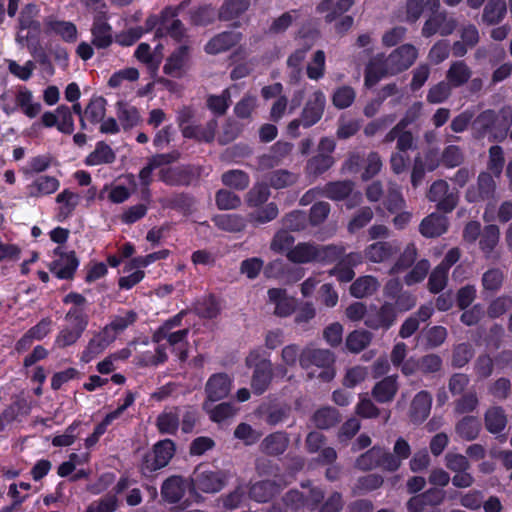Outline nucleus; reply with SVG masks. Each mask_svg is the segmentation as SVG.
<instances>
[{
    "instance_id": "obj_7",
    "label": "nucleus",
    "mask_w": 512,
    "mask_h": 512,
    "mask_svg": "<svg viewBox=\"0 0 512 512\" xmlns=\"http://www.w3.org/2000/svg\"><path fill=\"white\" fill-rule=\"evenodd\" d=\"M175 453V444L171 439L157 442L151 453L144 456L141 464V472L144 475L152 473L168 465Z\"/></svg>"
},
{
    "instance_id": "obj_59",
    "label": "nucleus",
    "mask_w": 512,
    "mask_h": 512,
    "mask_svg": "<svg viewBox=\"0 0 512 512\" xmlns=\"http://www.w3.org/2000/svg\"><path fill=\"white\" fill-rule=\"evenodd\" d=\"M118 118L124 129H129L137 125L140 120L138 110L124 102H118Z\"/></svg>"
},
{
    "instance_id": "obj_35",
    "label": "nucleus",
    "mask_w": 512,
    "mask_h": 512,
    "mask_svg": "<svg viewBox=\"0 0 512 512\" xmlns=\"http://www.w3.org/2000/svg\"><path fill=\"white\" fill-rule=\"evenodd\" d=\"M312 421L319 429H329L341 421V414L336 408L325 406L315 411Z\"/></svg>"
},
{
    "instance_id": "obj_50",
    "label": "nucleus",
    "mask_w": 512,
    "mask_h": 512,
    "mask_svg": "<svg viewBox=\"0 0 512 512\" xmlns=\"http://www.w3.org/2000/svg\"><path fill=\"white\" fill-rule=\"evenodd\" d=\"M316 262L319 263H333L338 262L339 259L345 254V249L338 245H319L316 244Z\"/></svg>"
},
{
    "instance_id": "obj_15",
    "label": "nucleus",
    "mask_w": 512,
    "mask_h": 512,
    "mask_svg": "<svg viewBox=\"0 0 512 512\" xmlns=\"http://www.w3.org/2000/svg\"><path fill=\"white\" fill-rule=\"evenodd\" d=\"M92 44L98 49H105L113 42L112 28L104 12H99L93 19L91 28Z\"/></svg>"
},
{
    "instance_id": "obj_20",
    "label": "nucleus",
    "mask_w": 512,
    "mask_h": 512,
    "mask_svg": "<svg viewBox=\"0 0 512 512\" xmlns=\"http://www.w3.org/2000/svg\"><path fill=\"white\" fill-rule=\"evenodd\" d=\"M353 6V0H322L315 10L316 13L324 15L326 23H332Z\"/></svg>"
},
{
    "instance_id": "obj_61",
    "label": "nucleus",
    "mask_w": 512,
    "mask_h": 512,
    "mask_svg": "<svg viewBox=\"0 0 512 512\" xmlns=\"http://www.w3.org/2000/svg\"><path fill=\"white\" fill-rule=\"evenodd\" d=\"M270 196V190L266 183H256L246 195V203L250 207H257L265 203Z\"/></svg>"
},
{
    "instance_id": "obj_24",
    "label": "nucleus",
    "mask_w": 512,
    "mask_h": 512,
    "mask_svg": "<svg viewBox=\"0 0 512 512\" xmlns=\"http://www.w3.org/2000/svg\"><path fill=\"white\" fill-rule=\"evenodd\" d=\"M268 297L275 304L274 314L279 317H287L295 310L296 302L294 298L287 296L285 289L271 288L268 290Z\"/></svg>"
},
{
    "instance_id": "obj_62",
    "label": "nucleus",
    "mask_w": 512,
    "mask_h": 512,
    "mask_svg": "<svg viewBox=\"0 0 512 512\" xmlns=\"http://www.w3.org/2000/svg\"><path fill=\"white\" fill-rule=\"evenodd\" d=\"M115 160V153L104 142L97 144L96 149L88 156L87 162L91 165L112 163Z\"/></svg>"
},
{
    "instance_id": "obj_29",
    "label": "nucleus",
    "mask_w": 512,
    "mask_h": 512,
    "mask_svg": "<svg viewBox=\"0 0 512 512\" xmlns=\"http://www.w3.org/2000/svg\"><path fill=\"white\" fill-rule=\"evenodd\" d=\"M189 59V47L187 45L180 46L167 59L163 71L172 77H181L182 70Z\"/></svg>"
},
{
    "instance_id": "obj_56",
    "label": "nucleus",
    "mask_w": 512,
    "mask_h": 512,
    "mask_svg": "<svg viewBox=\"0 0 512 512\" xmlns=\"http://www.w3.org/2000/svg\"><path fill=\"white\" fill-rule=\"evenodd\" d=\"M512 309V296L501 295L493 299L487 307V315L490 319H496Z\"/></svg>"
},
{
    "instance_id": "obj_36",
    "label": "nucleus",
    "mask_w": 512,
    "mask_h": 512,
    "mask_svg": "<svg viewBox=\"0 0 512 512\" xmlns=\"http://www.w3.org/2000/svg\"><path fill=\"white\" fill-rule=\"evenodd\" d=\"M250 7V0H224L218 11V18L222 21H230L238 18Z\"/></svg>"
},
{
    "instance_id": "obj_33",
    "label": "nucleus",
    "mask_w": 512,
    "mask_h": 512,
    "mask_svg": "<svg viewBox=\"0 0 512 512\" xmlns=\"http://www.w3.org/2000/svg\"><path fill=\"white\" fill-rule=\"evenodd\" d=\"M380 287V283L374 276H361L350 286V294L355 298L372 296Z\"/></svg>"
},
{
    "instance_id": "obj_8",
    "label": "nucleus",
    "mask_w": 512,
    "mask_h": 512,
    "mask_svg": "<svg viewBox=\"0 0 512 512\" xmlns=\"http://www.w3.org/2000/svg\"><path fill=\"white\" fill-rule=\"evenodd\" d=\"M397 320L396 308L390 301L383 302L379 307L372 305L365 318V325L372 330H389Z\"/></svg>"
},
{
    "instance_id": "obj_49",
    "label": "nucleus",
    "mask_w": 512,
    "mask_h": 512,
    "mask_svg": "<svg viewBox=\"0 0 512 512\" xmlns=\"http://www.w3.org/2000/svg\"><path fill=\"white\" fill-rule=\"evenodd\" d=\"M374 217V212L371 207L363 206L358 209L347 224L349 233L354 234L360 229L367 226Z\"/></svg>"
},
{
    "instance_id": "obj_60",
    "label": "nucleus",
    "mask_w": 512,
    "mask_h": 512,
    "mask_svg": "<svg viewBox=\"0 0 512 512\" xmlns=\"http://www.w3.org/2000/svg\"><path fill=\"white\" fill-rule=\"evenodd\" d=\"M203 408L209 413L211 420L218 423L233 417L237 411L231 403L227 402L220 403L213 408H209L205 402Z\"/></svg>"
},
{
    "instance_id": "obj_27",
    "label": "nucleus",
    "mask_w": 512,
    "mask_h": 512,
    "mask_svg": "<svg viewBox=\"0 0 512 512\" xmlns=\"http://www.w3.org/2000/svg\"><path fill=\"white\" fill-rule=\"evenodd\" d=\"M286 257L295 264L316 262V243L300 242L287 251Z\"/></svg>"
},
{
    "instance_id": "obj_23",
    "label": "nucleus",
    "mask_w": 512,
    "mask_h": 512,
    "mask_svg": "<svg viewBox=\"0 0 512 512\" xmlns=\"http://www.w3.org/2000/svg\"><path fill=\"white\" fill-rule=\"evenodd\" d=\"M507 14V2L505 0H488L485 4L481 21L486 26L500 24Z\"/></svg>"
},
{
    "instance_id": "obj_6",
    "label": "nucleus",
    "mask_w": 512,
    "mask_h": 512,
    "mask_svg": "<svg viewBox=\"0 0 512 512\" xmlns=\"http://www.w3.org/2000/svg\"><path fill=\"white\" fill-rule=\"evenodd\" d=\"M458 28V20L447 10L431 13L423 23L421 35L424 38H431L434 35L447 37L452 35Z\"/></svg>"
},
{
    "instance_id": "obj_30",
    "label": "nucleus",
    "mask_w": 512,
    "mask_h": 512,
    "mask_svg": "<svg viewBox=\"0 0 512 512\" xmlns=\"http://www.w3.org/2000/svg\"><path fill=\"white\" fill-rule=\"evenodd\" d=\"M354 188L352 180L328 182L322 189V195L334 201H342L353 193Z\"/></svg>"
},
{
    "instance_id": "obj_45",
    "label": "nucleus",
    "mask_w": 512,
    "mask_h": 512,
    "mask_svg": "<svg viewBox=\"0 0 512 512\" xmlns=\"http://www.w3.org/2000/svg\"><path fill=\"white\" fill-rule=\"evenodd\" d=\"M417 255L418 251L415 244L409 243L400 254L394 265L390 268L389 274L395 275L411 267L417 259Z\"/></svg>"
},
{
    "instance_id": "obj_4",
    "label": "nucleus",
    "mask_w": 512,
    "mask_h": 512,
    "mask_svg": "<svg viewBox=\"0 0 512 512\" xmlns=\"http://www.w3.org/2000/svg\"><path fill=\"white\" fill-rule=\"evenodd\" d=\"M445 79L454 89L466 85L472 95L480 93L484 88L483 78L473 77V70L465 60L452 61L445 73Z\"/></svg>"
},
{
    "instance_id": "obj_18",
    "label": "nucleus",
    "mask_w": 512,
    "mask_h": 512,
    "mask_svg": "<svg viewBox=\"0 0 512 512\" xmlns=\"http://www.w3.org/2000/svg\"><path fill=\"white\" fill-rule=\"evenodd\" d=\"M242 34L236 31H224L212 37L205 45V52L210 55L223 53L237 45Z\"/></svg>"
},
{
    "instance_id": "obj_19",
    "label": "nucleus",
    "mask_w": 512,
    "mask_h": 512,
    "mask_svg": "<svg viewBox=\"0 0 512 512\" xmlns=\"http://www.w3.org/2000/svg\"><path fill=\"white\" fill-rule=\"evenodd\" d=\"M400 251L396 241H378L365 249V257L373 263H382L394 257Z\"/></svg>"
},
{
    "instance_id": "obj_13",
    "label": "nucleus",
    "mask_w": 512,
    "mask_h": 512,
    "mask_svg": "<svg viewBox=\"0 0 512 512\" xmlns=\"http://www.w3.org/2000/svg\"><path fill=\"white\" fill-rule=\"evenodd\" d=\"M58 259L50 264V271L60 279H72L78 267V259L75 252L64 253L60 247L54 250Z\"/></svg>"
},
{
    "instance_id": "obj_28",
    "label": "nucleus",
    "mask_w": 512,
    "mask_h": 512,
    "mask_svg": "<svg viewBox=\"0 0 512 512\" xmlns=\"http://www.w3.org/2000/svg\"><path fill=\"white\" fill-rule=\"evenodd\" d=\"M397 391V377L387 376L374 385L371 394L377 402L388 403L394 399Z\"/></svg>"
},
{
    "instance_id": "obj_1",
    "label": "nucleus",
    "mask_w": 512,
    "mask_h": 512,
    "mask_svg": "<svg viewBox=\"0 0 512 512\" xmlns=\"http://www.w3.org/2000/svg\"><path fill=\"white\" fill-rule=\"evenodd\" d=\"M417 58V48L408 43L397 47L388 56L376 55L365 68V86L371 88L385 76L397 75L408 70Z\"/></svg>"
},
{
    "instance_id": "obj_26",
    "label": "nucleus",
    "mask_w": 512,
    "mask_h": 512,
    "mask_svg": "<svg viewBox=\"0 0 512 512\" xmlns=\"http://www.w3.org/2000/svg\"><path fill=\"white\" fill-rule=\"evenodd\" d=\"M186 491V480L179 475L167 478L161 487V495L168 503H177Z\"/></svg>"
},
{
    "instance_id": "obj_57",
    "label": "nucleus",
    "mask_w": 512,
    "mask_h": 512,
    "mask_svg": "<svg viewBox=\"0 0 512 512\" xmlns=\"http://www.w3.org/2000/svg\"><path fill=\"white\" fill-rule=\"evenodd\" d=\"M298 176L288 170H276L268 175V183L275 189H282L295 184Z\"/></svg>"
},
{
    "instance_id": "obj_55",
    "label": "nucleus",
    "mask_w": 512,
    "mask_h": 512,
    "mask_svg": "<svg viewBox=\"0 0 512 512\" xmlns=\"http://www.w3.org/2000/svg\"><path fill=\"white\" fill-rule=\"evenodd\" d=\"M16 103L24 114L30 118L36 117L41 111V104L33 102L32 93L28 90L18 92Z\"/></svg>"
},
{
    "instance_id": "obj_22",
    "label": "nucleus",
    "mask_w": 512,
    "mask_h": 512,
    "mask_svg": "<svg viewBox=\"0 0 512 512\" xmlns=\"http://www.w3.org/2000/svg\"><path fill=\"white\" fill-rule=\"evenodd\" d=\"M272 380V363L263 359L259 361L254 369L251 387L256 394L264 393Z\"/></svg>"
},
{
    "instance_id": "obj_11",
    "label": "nucleus",
    "mask_w": 512,
    "mask_h": 512,
    "mask_svg": "<svg viewBox=\"0 0 512 512\" xmlns=\"http://www.w3.org/2000/svg\"><path fill=\"white\" fill-rule=\"evenodd\" d=\"M496 182L488 172H482L477 179V188L470 187L465 194L468 202L485 201L495 198Z\"/></svg>"
},
{
    "instance_id": "obj_44",
    "label": "nucleus",
    "mask_w": 512,
    "mask_h": 512,
    "mask_svg": "<svg viewBox=\"0 0 512 512\" xmlns=\"http://www.w3.org/2000/svg\"><path fill=\"white\" fill-rule=\"evenodd\" d=\"M335 163L334 157L325 153H318L310 158L306 165L307 173L319 176L329 170Z\"/></svg>"
},
{
    "instance_id": "obj_34",
    "label": "nucleus",
    "mask_w": 512,
    "mask_h": 512,
    "mask_svg": "<svg viewBox=\"0 0 512 512\" xmlns=\"http://www.w3.org/2000/svg\"><path fill=\"white\" fill-rule=\"evenodd\" d=\"M289 445V437L285 432H275L268 435L261 443L262 451L271 456L282 454Z\"/></svg>"
},
{
    "instance_id": "obj_43",
    "label": "nucleus",
    "mask_w": 512,
    "mask_h": 512,
    "mask_svg": "<svg viewBox=\"0 0 512 512\" xmlns=\"http://www.w3.org/2000/svg\"><path fill=\"white\" fill-rule=\"evenodd\" d=\"M59 187V181L51 176H40L29 186V196L39 197L54 193Z\"/></svg>"
},
{
    "instance_id": "obj_12",
    "label": "nucleus",
    "mask_w": 512,
    "mask_h": 512,
    "mask_svg": "<svg viewBox=\"0 0 512 512\" xmlns=\"http://www.w3.org/2000/svg\"><path fill=\"white\" fill-rule=\"evenodd\" d=\"M326 99L322 91L316 90L306 101L301 112L304 128H309L316 124L323 116Z\"/></svg>"
},
{
    "instance_id": "obj_37",
    "label": "nucleus",
    "mask_w": 512,
    "mask_h": 512,
    "mask_svg": "<svg viewBox=\"0 0 512 512\" xmlns=\"http://www.w3.org/2000/svg\"><path fill=\"white\" fill-rule=\"evenodd\" d=\"M214 224L223 231L239 233L246 228V220L238 214H223L213 218Z\"/></svg>"
},
{
    "instance_id": "obj_53",
    "label": "nucleus",
    "mask_w": 512,
    "mask_h": 512,
    "mask_svg": "<svg viewBox=\"0 0 512 512\" xmlns=\"http://www.w3.org/2000/svg\"><path fill=\"white\" fill-rule=\"evenodd\" d=\"M222 183L225 186L234 188L236 190H244L249 186L250 179L246 172L242 170H229L222 174Z\"/></svg>"
},
{
    "instance_id": "obj_17",
    "label": "nucleus",
    "mask_w": 512,
    "mask_h": 512,
    "mask_svg": "<svg viewBox=\"0 0 512 512\" xmlns=\"http://www.w3.org/2000/svg\"><path fill=\"white\" fill-rule=\"evenodd\" d=\"M500 240V229L495 224L487 225L483 228L479 247L484 254L485 259L498 261L500 253L495 250Z\"/></svg>"
},
{
    "instance_id": "obj_5",
    "label": "nucleus",
    "mask_w": 512,
    "mask_h": 512,
    "mask_svg": "<svg viewBox=\"0 0 512 512\" xmlns=\"http://www.w3.org/2000/svg\"><path fill=\"white\" fill-rule=\"evenodd\" d=\"M430 202L436 204V209L442 213H451L458 205L459 193L450 189L447 181L439 179L434 181L426 194Z\"/></svg>"
},
{
    "instance_id": "obj_9",
    "label": "nucleus",
    "mask_w": 512,
    "mask_h": 512,
    "mask_svg": "<svg viewBox=\"0 0 512 512\" xmlns=\"http://www.w3.org/2000/svg\"><path fill=\"white\" fill-rule=\"evenodd\" d=\"M226 480L227 474L225 472L207 470L199 466L193 473L192 484L195 489L204 493H216L226 485Z\"/></svg>"
},
{
    "instance_id": "obj_25",
    "label": "nucleus",
    "mask_w": 512,
    "mask_h": 512,
    "mask_svg": "<svg viewBox=\"0 0 512 512\" xmlns=\"http://www.w3.org/2000/svg\"><path fill=\"white\" fill-rule=\"evenodd\" d=\"M432 397L427 391H420L413 398L409 416L413 423L420 424L428 417L431 409Z\"/></svg>"
},
{
    "instance_id": "obj_58",
    "label": "nucleus",
    "mask_w": 512,
    "mask_h": 512,
    "mask_svg": "<svg viewBox=\"0 0 512 512\" xmlns=\"http://www.w3.org/2000/svg\"><path fill=\"white\" fill-rule=\"evenodd\" d=\"M215 202L219 210H234L241 206L240 197L226 189H220L216 192Z\"/></svg>"
},
{
    "instance_id": "obj_40",
    "label": "nucleus",
    "mask_w": 512,
    "mask_h": 512,
    "mask_svg": "<svg viewBox=\"0 0 512 512\" xmlns=\"http://www.w3.org/2000/svg\"><path fill=\"white\" fill-rule=\"evenodd\" d=\"M46 24L52 32L59 35L65 42L74 43L77 40V28L72 22L49 19Z\"/></svg>"
},
{
    "instance_id": "obj_48",
    "label": "nucleus",
    "mask_w": 512,
    "mask_h": 512,
    "mask_svg": "<svg viewBox=\"0 0 512 512\" xmlns=\"http://www.w3.org/2000/svg\"><path fill=\"white\" fill-rule=\"evenodd\" d=\"M156 426L162 434H175L179 427L178 408L174 411L161 413L156 420Z\"/></svg>"
},
{
    "instance_id": "obj_39",
    "label": "nucleus",
    "mask_w": 512,
    "mask_h": 512,
    "mask_svg": "<svg viewBox=\"0 0 512 512\" xmlns=\"http://www.w3.org/2000/svg\"><path fill=\"white\" fill-rule=\"evenodd\" d=\"M373 335L365 329L354 330L346 337L345 345L351 353H359L367 348Z\"/></svg>"
},
{
    "instance_id": "obj_64",
    "label": "nucleus",
    "mask_w": 512,
    "mask_h": 512,
    "mask_svg": "<svg viewBox=\"0 0 512 512\" xmlns=\"http://www.w3.org/2000/svg\"><path fill=\"white\" fill-rule=\"evenodd\" d=\"M430 270V262L427 259L419 260L414 267L409 271L405 277L404 282L406 285L411 286L419 283L425 279Z\"/></svg>"
},
{
    "instance_id": "obj_41",
    "label": "nucleus",
    "mask_w": 512,
    "mask_h": 512,
    "mask_svg": "<svg viewBox=\"0 0 512 512\" xmlns=\"http://www.w3.org/2000/svg\"><path fill=\"white\" fill-rule=\"evenodd\" d=\"M505 280L504 272L500 268H490L485 271L481 278L483 290L489 293H497L503 286Z\"/></svg>"
},
{
    "instance_id": "obj_14",
    "label": "nucleus",
    "mask_w": 512,
    "mask_h": 512,
    "mask_svg": "<svg viewBox=\"0 0 512 512\" xmlns=\"http://www.w3.org/2000/svg\"><path fill=\"white\" fill-rule=\"evenodd\" d=\"M442 212H432L419 224V232L425 238H437L448 231L449 219Z\"/></svg>"
},
{
    "instance_id": "obj_31",
    "label": "nucleus",
    "mask_w": 512,
    "mask_h": 512,
    "mask_svg": "<svg viewBox=\"0 0 512 512\" xmlns=\"http://www.w3.org/2000/svg\"><path fill=\"white\" fill-rule=\"evenodd\" d=\"M485 428L492 434L501 433L507 423V415L501 406H492L487 409L484 415Z\"/></svg>"
},
{
    "instance_id": "obj_21",
    "label": "nucleus",
    "mask_w": 512,
    "mask_h": 512,
    "mask_svg": "<svg viewBox=\"0 0 512 512\" xmlns=\"http://www.w3.org/2000/svg\"><path fill=\"white\" fill-rule=\"evenodd\" d=\"M218 122L211 119L204 126L191 124L182 128V135L185 138L195 139L198 142L211 143L215 139Z\"/></svg>"
},
{
    "instance_id": "obj_3",
    "label": "nucleus",
    "mask_w": 512,
    "mask_h": 512,
    "mask_svg": "<svg viewBox=\"0 0 512 512\" xmlns=\"http://www.w3.org/2000/svg\"><path fill=\"white\" fill-rule=\"evenodd\" d=\"M335 355L328 349L305 347L299 356V364L303 369H309L312 366L321 368L318 378L323 382H330L334 379Z\"/></svg>"
},
{
    "instance_id": "obj_16",
    "label": "nucleus",
    "mask_w": 512,
    "mask_h": 512,
    "mask_svg": "<svg viewBox=\"0 0 512 512\" xmlns=\"http://www.w3.org/2000/svg\"><path fill=\"white\" fill-rule=\"evenodd\" d=\"M231 391V379L226 373L213 374L205 385L207 400L216 402L224 399Z\"/></svg>"
},
{
    "instance_id": "obj_38",
    "label": "nucleus",
    "mask_w": 512,
    "mask_h": 512,
    "mask_svg": "<svg viewBox=\"0 0 512 512\" xmlns=\"http://www.w3.org/2000/svg\"><path fill=\"white\" fill-rule=\"evenodd\" d=\"M455 431L461 439L472 441L478 437L481 424L476 417L465 416L456 424Z\"/></svg>"
},
{
    "instance_id": "obj_54",
    "label": "nucleus",
    "mask_w": 512,
    "mask_h": 512,
    "mask_svg": "<svg viewBox=\"0 0 512 512\" xmlns=\"http://www.w3.org/2000/svg\"><path fill=\"white\" fill-rule=\"evenodd\" d=\"M298 11L291 10L288 12H284L277 18H274L268 27L266 33L270 35H278L284 33L292 23L297 19Z\"/></svg>"
},
{
    "instance_id": "obj_42",
    "label": "nucleus",
    "mask_w": 512,
    "mask_h": 512,
    "mask_svg": "<svg viewBox=\"0 0 512 512\" xmlns=\"http://www.w3.org/2000/svg\"><path fill=\"white\" fill-rule=\"evenodd\" d=\"M475 350L471 343L462 342L454 345L452 349L451 365L454 368H462L474 357Z\"/></svg>"
},
{
    "instance_id": "obj_46",
    "label": "nucleus",
    "mask_w": 512,
    "mask_h": 512,
    "mask_svg": "<svg viewBox=\"0 0 512 512\" xmlns=\"http://www.w3.org/2000/svg\"><path fill=\"white\" fill-rule=\"evenodd\" d=\"M106 100L103 97H94L84 110V117L92 124L100 123L106 115Z\"/></svg>"
},
{
    "instance_id": "obj_47",
    "label": "nucleus",
    "mask_w": 512,
    "mask_h": 512,
    "mask_svg": "<svg viewBox=\"0 0 512 512\" xmlns=\"http://www.w3.org/2000/svg\"><path fill=\"white\" fill-rule=\"evenodd\" d=\"M453 89L446 79L442 80L430 87L426 96L427 102L430 104L443 103L451 97Z\"/></svg>"
},
{
    "instance_id": "obj_10",
    "label": "nucleus",
    "mask_w": 512,
    "mask_h": 512,
    "mask_svg": "<svg viewBox=\"0 0 512 512\" xmlns=\"http://www.w3.org/2000/svg\"><path fill=\"white\" fill-rule=\"evenodd\" d=\"M200 172L190 166L161 169L159 178L170 186H188L197 180Z\"/></svg>"
},
{
    "instance_id": "obj_52",
    "label": "nucleus",
    "mask_w": 512,
    "mask_h": 512,
    "mask_svg": "<svg viewBox=\"0 0 512 512\" xmlns=\"http://www.w3.org/2000/svg\"><path fill=\"white\" fill-rule=\"evenodd\" d=\"M356 98V91L353 87L342 85L335 89L332 95V104L337 109H346L350 107Z\"/></svg>"
},
{
    "instance_id": "obj_63",
    "label": "nucleus",
    "mask_w": 512,
    "mask_h": 512,
    "mask_svg": "<svg viewBox=\"0 0 512 512\" xmlns=\"http://www.w3.org/2000/svg\"><path fill=\"white\" fill-rule=\"evenodd\" d=\"M231 94L225 89L221 95H210L207 98V107L217 115H224L230 105Z\"/></svg>"
},
{
    "instance_id": "obj_32",
    "label": "nucleus",
    "mask_w": 512,
    "mask_h": 512,
    "mask_svg": "<svg viewBox=\"0 0 512 512\" xmlns=\"http://www.w3.org/2000/svg\"><path fill=\"white\" fill-rule=\"evenodd\" d=\"M280 487L275 481H259L251 485L249 497L256 502L265 503L279 493Z\"/></svg>"
},
{
    "instance_id": "obj_2",
    "label": "nucleus",
    "mask_w": 512,
    "mask_h": 512,
    "mask_svg": "<svg viewBox=\"0 0 512 512\" xmlns=\"http://www.w3.org/2000/svg\"><path fill=\"white\" fill-rule=\"evenodd\" d=\"M512 126V107L503 106L499 111L486 109L481 111L472 122V137L483 140L489 136L490 142H503Z\"/></svg>"
},
{
    "instance_id": "obj_51",
    "label": "nucleus",
    "mask_w": 512,
    "mask_h": 512,
    "mask_svg": "<svg viewBox=\"0 0 512 512\" xmlns=\"http://www.w3.org/2000/svg\"><path fill=\"white\" fill-rule=\"evenodd\" d=\"M80 196L70 190H64L57 195L56 201L61 204L59 208L58 217L60 219H66L78 205Z\"/></svg>"
}]
</instances>
